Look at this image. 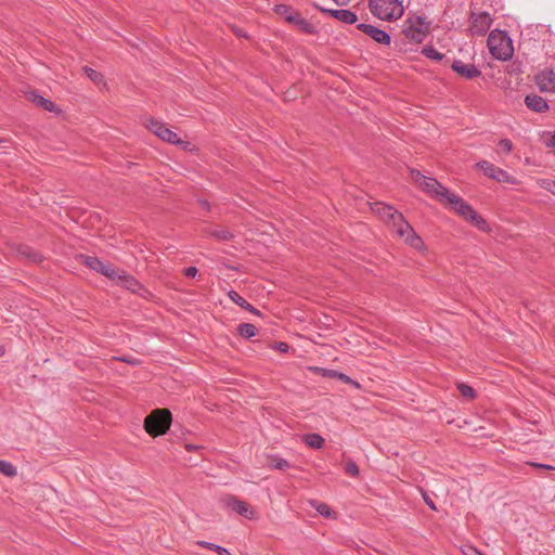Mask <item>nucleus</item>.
I'll use <instances>...</instances> for the list:
<instances>
[{"label":"nucleus","mask_w":555,"mask_h":555,"mask_svg":"<svg viewBox=\"0 0 555 555\" xmlns=\"http://www.w3.org/2000/svg\"><path fill=\"white\" fill-rule=\"evenodd\" d=\"M529 465L537 467V468H542V469H548V470L555 469L553 466L547 465V464L530 462Z\"/></svg>","instance_id":"37998d69"},{"label":"nucleus","mask_w":555,"mask_h":555,"mask_svg":"<svg viewBox=\"0 0 555 555\" xmlns=\"http://www.w3.org/2000/svg\"><path fill=\"white\" fill-rule=\"evenodd\" d=\"M420 188L442 205L447 204V197L451 193L437 179L430 177L423 179Z\"/></svg>","instance_id":"6e6552de"},{"label":"nucleus","mask_w":555,"mask_h":555,"mask_svg":"<svg viewBox=\"0 0 555 555\" xmlns=\"http://www.w3.org/2000/svg\"><path fill=\"white\" fill-rule=\"evenodd\" d=\"M320 11L330 14L332 17L346 24H354L358 21V16L354 12L346 9L331 10L320 8Z\"/></svg>","instance_id":"2eb2a0df"},{"label":"nucleus","mask_w":555,"mask_h":555,"mask_svg":"<svg viewBox=\"0 0 555 555\" xmlns=\"http://www.w3.org/2000/svg\"><path fill=\"white\" fill-rule=\"evenodd\" d=\"M201 204L203 207H205L206 209H209V203L207 201H201Z\"/></svg>","instance_id":"8fccbe9b"},{"label":"nucleus","mask_w":555,"mask_h":555,"mask_svg":"<svg viewBox=\"0 0 555 555\" xmlns=\"http://www.w3.org/2000/svg\"><path fill=\"white\" fill-rule=\"evenodd\" d=\"M228 296L229 298L234 302L236 304L237 306H240L241 308H243L244 310H247V311H250L255 314H260L259 310H257L255 307H253L246 299H244L237 292L235 291H230L228 293Z\"/></svg>","instance_id":"aec40b11"},{"label":"nucleus","mask_w":555,"mask_h":555,"mask_svg":"<svg viewBox=\"0 0 555 555\" xmlns=\"http://www.w3.org/2000/svg\"><path fill=\"white\" fill-rule=\"evenodd\" d=\"M125 288L131 291L132 293H140V291H145L141 283L133 276L124 272V276L120 278L119 282Z\"/></svg>","instance_id":"6ab92c4d"},{"label":"nucleus","mask_w":555,"mask_h":555,"mask_svg":"<svg viewBox=\"0 0 555 555\" xmlns=\"http://www.w3.org/2000/svg\"><path fill=\"white\" fill-rule=\"evenodd\" d=\"M345 472H346V474H348L349 476L357 477V476L359 475V467H358V465L356 464V462H353V461H349V462L346 464Z\"/></svg>","instance_id":"e433bc0d"},{"label":"nucleus","mask_w":555,"mask_h":555,"mask_svg":"<svg viewBox=\"0 0 555 555\" xmlns=\"http://www.w3.org/2000/svg\"><path fill=\"white\" fill-rule=\"evenodd\" d=\"M444 206L454 210L459 216L474 224L477 229L483 232L490 231L487 221L459 195L451 192L447 197V204Z\"/></svg>","instance_id":"f03ea898"},{"label":"nucleus","mask_w":555,"mask_h":555,"mask_svg":"<svg viewBox=\"0 0 555 555\" xmlns=\"http://www.w3.org/2000/svg\"><path fill=\"white\" fill-rule=\"evenodd\" d=\"M289 24L294 25L299 31L304 34L314 35L318 33L317 27L304 18L299 12L295 16L289 17Z\"/></svg>","instance_id":"f3484780"},{"label":"nucleus","mask_w":555,"mask_h":555,"mask_svg":"<svg viewBox=\"0 0 555 555\" xmlns=\"http://www.w3.org/2000/svg\"><path fill=\"white\" fill-rule=\"evenodd\" d=\"M310 504L322 516H324L326 518H333L334 517V512L332 511V508L326 503L318 502V501L313 500V501L310 502Z\"/></svg>","instance_id":"b1692460"},{"label":"nucleus","mask_w":555,"mask_h":555,"mask_svg":"<svg viewBox=\"0 0 555 555\" xmlns=\"http://www.w3.org/2000/svg\"><path fill=\"white\" fill-rule=\"evenodd\" d=\"M124 270H119L115 266L106 263L102 274L112 281L119 282L120 278L124 276Z\"/></svg>","instance_id":"5701e85b"},{"label":"nucleus","mask_w":555,"mask_h":555,"mask_svg":"<svg viewBox=\"0 0 555 555\" xmlns=\"http://www.w3.org/2000/svg\"><path fill=\"white\" fill-rule=\"evenodd\" d=\"M492 25V17L488 12H472L469 15V33L473 36L486 35Z\"/></svg>","instance_id":"0eeeda50"},{"label":"nucleus","mask_w":555,"mask_h":555,"mask_svg":"<svg viewBox=\"0 0 555 555\" xmlns=\"http://www.w3.org/2000/svg\"><path fill=\"white\" fill-rule=\"evenodd\" d=\"M85 73L93 82L99 83L103 80L102 74L90 67H85Z\"/></svg>","instance_id":"f704fd0d"},{"label":"nucleus","mask_w":555,"mask_h":555,"mask_svg":"<svg viewBox=\"0 0 555 555\" xmlns=\"http://www.w3.org/2000/svg\"><path fill=\"white\" fill-rule=\"evenodd\" d=\"M499 146L505 152L511 153L513 150V143L509 139H502L499 141Z\"/></svg>","instance_id":"4c0bfd02"},{"label":"nucleus","mask_w":555,"mask_h":555,"mask_svg":"<svg viewBox=\"0 0 555 555\" xmlns=\"http://www.w3.org/2000/svg\"><path fill=\"white\" fill-rule=\"evenodd\" d=\"M464 554L465 555H479L480 552L475 548L474 546H467L466 550L464 551Z\"/></svg>","instance_id":"c03bdc74"},{"label":"nucleus","mask_w":555,"mask_h":555,"mask_svg":"<svg viewBox=\"0 0 555 555\" xmlns=\"http://www.w3.org/2000/svg\"><path fill=\"white\" fill-rule=\"evenodd\" d=\"M372 14L384 21L398 20L403 14V5L399 0H370Z\"/></svg>","instance_id":"39448f33"},{"label":"nucleus","mask_w":555,"mask_h":555,"mask_svg":"<svg viewBox=\"0 0 555 555\" xmlns=\"http://www.w3.org/2000/svg\"><path fill=\"white\" fill-rule=\"evenodd\" d=\"M227 505L235 511L241 516H244L248 519L254 518L255 512L250 508L249 504L244 501L238 500L235 496H229L225 501Z\"/></svg>","instance_id":"4468645a"},{"label":"nucleus","mask_w":555,"mask_h":555,"mask_svg":"<svg viewBox=\"0 0 555 555\" xmlns=\"http://www.w3.org/2000/svg\"><path fill=\"white\" fill-rule=\"evenodd\" d=\"M197 274V268L189 267L184 270V275L188 278H194Z\"/></svg>","instance_id":"79ce46f5"},{"label":"nucleus","mask_w":555,"mask_h":555,"mask_svg":"<svg viewBox=\"0 0 555 555\" xmlns=\"http://www.w3.org/2000/svg\"><path fill=\"white\" fill-rule=\"evenodd\" d=\"M185 449H186L189 452H192V451L197 450V449H198V447H197V446H194V444H190V443H188V444H185Z\"/></svg>","instance_id":"09e8293b"},{"label":"nucleus","mask_w":555,"mask_h":555,"mask_svg":"<svg viewBox=\"0 0 555 555\" xmlns=\"http://www.w3.org/2000/svg\"><path fill=\"white\" fill-rule=\"evenodd\" d=\"M20 254L31 260L33 262H40L42 260V256L30 249L28 246H23L20 248Z\"/></svg>","instance_id":"c756f323"},{"label":"nucleus","mask_w":555,"mask_h":555,"mask_svg":"<svg viewBox=\"0 0 555 555\" xmlns=\"http://www.w3.org/2000/svg\"><path fill=\"white\" fill-rule=\"evenodd\" d=\"M547 147L554 149L555 151V133H553L545 142Z\"/></svg>","instance_id":"a18cd8bd"},{"label":"nucleus","mask_w":555,"mask_h":555,"mask_svg":"<svg viewBox=\"0 0 555 555\" xmlns=\"http://www.w3.org/2000/svg\"><path fill=\"white\" fill-rule=\"evenodd\" d=\"M422 494H423V499H424L425 503L429 506V508L433 511H436L437 507H436L434 501L429 498V495L424 491L422 492Z\"/></svg>","instance_id":"a19ab883"},{"label":"nucleus","mask_w":555,"mask_h":555,"mask_svg":"<svg viewBox=\"0 0 555 555\" xmlns=\"http://www.w3.org/2000/svg\"><path fill=\"white\" fill-rule=\"evenodd\" d=\"M534 83L544 93H555V70L544 68L534 75Z\"/></svg>","instance_id":"9b49d317"},{"label":"nucleus","mask_w":555,"mask_h":555,"mask_svg":"<svg viewBox=\"0 0 555 555\" xmlns=\"http://www.w3.org/2000/svg\"><path fill=\"white\" fill-rule=\"evenodd\" d=\"M526 106L535 113H545L548 111L546 100L538 94H528L525 96Z\"/></svg>","instance_id":"dca6fc26"},{"label":"nucleus","mask_w":555,"mask_h":555,"mask_svg":"<svg viewBox=\"0 0 555 555\" xmlns=\"http://www.w3.org/2000/svg\"><path fill=\"white\" fill-rule=\"evenodd\" d=\"M422 53L430 59V60H435V61H441L444 59V54L437 51L434 47L431 46H427V47H424L423 50H422Z\"/></svg>","instance_id":"cd10ccee"},{"label":"nucleus","mask_w":555,"mask_h":555,"mask_svg":"<svg viewBox=\"0 0 555 555\" xmlns=\"http://www.w3.org/2000/svg\"><path fill=\"white\" fill-rule=\"evenodd\" d=\"M81 258L83 259V264L86 267L102 274V272L106 266L105 262L100 260L98 257H93V256H81Z\"/></svg>","instance_id":"4be33fe9"},{"label":"nucleus","mask_w":555,"mask_h":555,"mask_svg":"<svg viewBox=\"0 0 555 555\" xmlns=\"http://www.w3.org/2000/svg\"><path fill=\"white\" fill-rule=\"evenodd\" d=\"M223 555H231V553L228 551V554H223Z\"/></svg>","instance_id":"603ef678"},{"label":"nucleus","mask_w":555,"mask_h":555,"mask_svg":"<svg viewBox=\"0 0 555 555\" xmlns=\"http://www.w3.org/2000/svg\"><path fill=\"white\" fill-rule=\"evenodd\" d=\"M279 351L287 352L289 349V346L286 343H279L275 347Z\"/></svg>","instance_id":"49530a36"},{"label":"nucleus","mask_w":555,"mask_h":555,"mask_svg":"<svg viewBox=\"0 0 555 555\" xmlns=\"http://www.w3.org/2000/svg\"><path fill=\"white\" fill-rule=\"evenodd\" d=\"M542 186L555 195V181L554 180L544 181Z\"/></svg>","instance_id":"ea45409f"},{"label":"nucleus","mask_w":555,"mask_h":555,"mask_svg":"<svg viewBox=\"0 0 555 555\" xmlns=\"http://www.w3.org/2000/svg\"><path fill=\"white\" fill-rule=\"evenodd\" d=\"M452 69L466 79H474L481 75V72L474 64H466L460 60L453 61Z\"/></svg>","instance_id":"ddd939ff"},{"label":"nucleus","mask_w":555,"mask_h":555,"mask_svg":"<svg viewBox=\"0 0 555 555\" xmlns=\"http://www.w3.org/2000/svg\"><path fill=\"white\" fill-rule=\"evenodd\" d=\"M274 12L278 14V15H281L285 18V21L287 23H289V17L292 16H295V14L298 12L296 10H294L292 7L287 5V4H276L274 7Z\"/></svg>","instance_id":"393cba45"},{"label":"nucleus","mask_w":555,"mask_h":555,"mask_svg":"<svg viewBox=\"0 0 555 555\" xmlns=\"http://www.w3.org/2000/svg\"><path fill=\"white\" fill-rule=\"evenodd\" d=\"M479 555H483V554L480 553Z\"/></svg>","instance_id":"864d4df0"},{"label":"nucleus","mask_w":555,"mask_h":555,"mask_svg":"<svg viewBox=\"0 0 555 555\" xmlns=\"http://www.w3.org/2000/svg\"><path fill=\"white\" fill-rule=\"evenodd\" d=\"M339 7H346L350 3L351 0H333Z\"/></svg>","instance_id":"de8ad7c7"},{"label":"nucleus","mask_w":555,"mask_h":555,"mask_svg":"<svg viewBox=\"0 0 555 555\" xmlns=\"http://www.w3.org/2000/svg\"><path fill=\"white\" fill-rule=\"evenodd\" d=\"M457 389H459L460 393L465 398L474 399L476 397L475 390L470 386H468L464 383H459Z\"/></svg>","instance_id":"72a5a7b5"},{"label":"nucleus","mask_w":555,"mask_h":555,"mask_svg":"<svg viewBox=\"0 0 555 555\" xmlns=\"http://www.w3.org/2000/svg\"><path fill=\"white\" fill-rule=\"evenodd\" d=\"M487 44L491 55L496 60L506 61L513 56L512 39L503 30H492L488 36Z\"/></svg>","instance_id":"7ed1b4c3"},{"label":"nucleus","mask_w":555,"mask_h":555,"mask_svg":"<svg viewBox=\"0 0 555 555\" xmlns=\"http://www.w3.org/2000/svg\"><path fill=\"white\" fill-rule=\"evenodd\" d=\"M371 209L375 212L385 223H387L398 236L402 237L409 245L415 249H423L424 242L416 234L414 229L404 219L403 215L396 210L392 206L386 205L380 202L371 204Z\"/></svg>","instance_id":"f257e3e1"},{"label":"nucleus","mask_w":555,"mask_h":555,"mask_svg":"<svg viewBox=\"0 0 555 555\" xmlns=\"http://www.w3.org/2000/svg\"><path fill=\"white\" fill-rule=\"evenodd\" d=\"M271 465L273 468L279 470H286L289 468V463L284 459H273Z\"/></svg>","instance_id":"c9c22d12"},{"label":"nucleus","mask_w":555,"mask_h":555,"mask_svg":"<svg viewBox=\"0 0 555 555\" xmlns=\"http://www.w3.org/2000/svg\"><path fill=\"white\" fill-rule=\"evenodd\" d=\"M209 235L220 241H229L233 235L225 229H214L209 231Z\"/></svg>","instance_id":"473e14b6"},{"label":"nucleus","mask_w":555,"mask_h":555,"mask_svg":"<svg viewBox=\"0 0 555 555\" xmlns=\"http://www.w3.org/2000/svg\"><path fill=\"white\" fill-rule=\"evenodd\" d=\"M197 545L204 547V548H207V550H210V551H214L216 552L218 555H223V554H228V550L225 547H222L220 545H217L215 543H210V542H207V541H198L197 542Z\"/></svg>","instance_id":"7c9ffc66"},{"label":"nucleus","mask_w":555,"mask_h":555,"mask_svg":"<svg viewBox=\"0 0 555 555\" xmlns=\"http://www.w3.org/2000/svg\"><path fill=\"white\" fill-rule=\"evenodd\" d=\"M29 100L36 105V106H40L42 108H44L46 111L48 112H55L56 111V105L48 100V99H44L43 96L39 95V94H36V93H30L29 94Z\"/></svg>","instance_id":"412c9836"},{"label":"nucleus","mask_w":555,"mask_h":555,"mask_svg":"<svg viewBox=\"0 0 555 555\" xmlns=\"http://www.w3.org/2000/svg\"><path fill=\"white\" fill-rule=\"evenodd\" d=\"M314 370L321 372L322 376L337 378V379L341 380L343 383L352 385L357 389L361 388V385L357 380H353L351 377H349L348 375H346L341 372L334 371V370L320 369V367H315Z\"/></svg>","instance_id":"a211bd4d"},{"label":"nucleus","mask_w":555,"mask_h":555,"mask_svg":"<svg viewBox=\"0 0 555 555\" xmlns=\"http://www.w3.org/2000/svg\"><path fill=\"white\" fill-rule=\"evenodd\" d=\"M171 413L168 409H156L144 420V429L152 437L167 433L171 425Z\"/></svg>","instance_id":"20e7f679"},{"label":"nucleus","mask_w":555,"mask_h":555,"mask_svg":"<svg viewBox=\"0 0 555 555\" xmlns=\"http://www.w3.org/2000/svg\"><path fill=\"white\" fill-rule=\"evenodd\" d=\"M304 440L312 449H321L324 444V439L319 434H307Z\"/></svg>","instance_id":"a878e982"},{"label":"nucleus","mask_w":555,"mask_h":555,"mask_svg":"<svg viewBox=\"0 0 555 555\" xmlns=\"http://www.w3.org/2000/svg\"><path fill=\"white\" fill-rule=\"evenodd\" d=\"M238 334L244 338H251L256 335V326L251 323H241L237 326Z\"/></svg>","instance_id":"bb28decb"},{"label":"nucleus","mask_w":555,"mask_h":555,"mask_svg":"<svg viewBox=\"0 0 555 555\" xmlns=\"http://www.w3.org/2000/svg\"><path fill=\"white\" fill-rule=\"evenodd\" d=\"M0 473L8 477L16 476V468L8 461L0 460Z\"/></svg>","instance_id":"2f4dec72"},{"label":"nucleus","mask_w":555,"mask_h":555,"mask_svg":"<svg viewBox=\"0 0 555 555\" xmlns=\"http://www.w3.org/2000/svg\"><path fill=\"white\" fill-rule=\"evenodd\" d=\"M430 30V23L422 16H411L403 25V34L412 42L421 43L425 40Z\"/></svg>","instance_id":"423d86ee"},{"label":"nucleus","mask_w":555,"mask_h":555,"mask_svg":"<svg viewBox=\"0 0 555 555\" xmlns=\"http://www.w3.org/2000/svg\"><path fill=\"white\" fill-rule=\"evenodd\" d=\"M147 128L165 142L176 145L183 143V141L179 138V135L176 132L167 128L166 125L155 119H152L150 121Z\"/></svg>","instance_id":"9d476101"},{"label":"nucleus","mask_w":555,"mask_h":555,"mask_svg":"<svg viewBox=\"0 0 555 555\" xmlns=\"http://www.w3.org/2000/svg\"><path fill=\"white\" fill-rule=\"evenodd\" d=\"M5 352V349L3 346L0 345V357H2Z\"/></svg>","instance_id":"3c124183"},{"label":"nucleus","mask_w":555,"mask_h":555,"mask_svg":"<svg viewBox=\"0 0 555 555\" xmlns=\"http://www.w3.org/2000/svg\"><path fill=\"white\" fill-rule=\"evenodd\" d=\"M487 177L499 182L515 183V178L512 177L507 171L496 167L488 160H480L476 165Z\"/></svg>","instance_id":"1a4fd4ad"},{"label":"nucleus","mask_w":555,"mask_h":555,"mask_svg":"<svg viewBox=\"0 0 555 555\" xmlns=\"http://www.w3.org/2000/svg\"><path fill=\"white\" fill-rule=\"evenodd\" d=\"M20 254L31 260L33 262H40L42 260V256L30 249L28 246H23L20 248Z\"/></svg>","instance_id":"c85d7f7f"},{"label":"nucleus","mask_w":555,"mask_h":555,"mask_svg":"<svg viewBox=\"0 0 555 555\" xmlns=\"http://www.w3.org/2000/svg\"><path fill=\"white\" fill-rule=\"evenodd\" d=\"M357 28L365 34L366 36L371 37L374 41L377 43L389 46L390 44V36L383 29H379L373 25L370 24H359Z\"/></svg>","instance_id":"f8f14e48"},{"label":"nucleus","mask_w":555,"mask_h":555,"mask_svg":"<svg viewBox=\"0 0 555 555\" xmlns=\"http://www.w3.org/2000/svg\"><path fill=\"white\" fill-rule=\"evenodd\" d=\"M411 175H412V178L414 179V181L416 183H418V185L421 186V182H423V179H425L426 177L424 175H422L418 170H412L411 171Z\"/></svg>","instance_id":"58836bf2"}]
</instances>
